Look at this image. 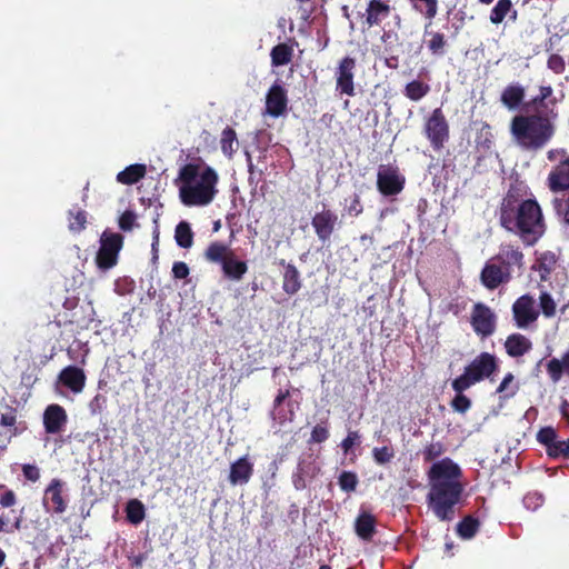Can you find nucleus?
Returning a JSON list of instances; mask_svg holds the SVG:
<instances>
[{"label": "nucleus", "instance_id": "1", "mask_svg": "<svg viewBox=\"0 0 569 569\" xmlns=\"http://www.w3.org/2000/svg\"><path fill=\"white\" fill-rule=\"evenodd\" d=\"M460 477L461 469L450 458L435 462L428 471V506L441 521H451L455 518V507L463 491Z\"/></svg>", "mask_w": 569, "mask_h": 569}, {"label": "nucleus", "instance_id": "2", "mask_svg": "<svg viewBox=\"0 0 569 569\" xmlns=\"http://www.w3.org/2000/svg\"><path fill=\"white\" fill-rule=\"evenodd\" d=\"M219 177L210 166L189 162L179 169L177 181L181 202L188 207H203L211 203L218 193Z\"/></svg>", "mask_w": 569, "mask_h": 569}, {"label": "nucleus", "instance_id": "3", "mask_svg": "<svg viewBox=\"0 0 569 569\" xmlns=\"http://www.w3.org/2000/svg\"><path fill=\"white\" fill-rule=\"evenodd\" d=\"M500 222L507 230L517 232L526 246H533L546 230L541 208L533 199L521 201L517 209L502 206Z\"/></svg>", "mask_w": 569, "mask_h": 569}, {"label": "nucleus", "instance_id": "4", "mask_svg": "<svg viewBox=\"0 0 569 569\" xmlns=\"http://www.w3.org/2000/svg\"><path fill=\"white\" fill-rule=\"evenodd\" d=\"M525 267V254L519 247L503 243L499 252L491 257L480 272V281L488 290H496L502 284L509 283L517 269L519 274Z\"/></svg>", "mask_w": 569, "mask_h": 569}, {"label": "nucleus", "instance_id": "5", "mask_svg": "<svg viewBox=\"0 0 569 569\" xmlns=\"http://www.w3.org/2000/svg\"><path fill=\"white\" fill-rule=\"evenodd\" d=\"M510 131L517 143L526 150L542 149L555 136L556 128L543 114H518L510 123Z\"/></svg>", "mask_w": 569, "mask_h": 569}, {"label": "nucleus", "instance_id": "6", "mask_svg": "<svg viewBox=\"0 0 569 569\" xmlns=\"http://www.w3.org/2000/svg\"><path fill=\"white\" fill-rule=\"evenodd\" d=\"M203 257L210 263L220 264L223 276L233 281H240L248 271L247 262L238 259L234 251L221 241L210 242Z\"/></svg>", "mask_w": 569, "mask_h": 569}, {"label": "nucleus", "instance_id": "7", "mask_svg": "<svg viewBox=\"0 0 569 569\" xmlns=\"http://www.w3.org/2000/svg\"><path fill=\"white\" fill-rule=\"evenodd\" d=\"M499 368L498 359L489 352H481L473 358L463 370V373L451 382L453 390L469 389L473 385L489 379Z\"/></svg>", "mask_w": 569, "mask_h": 569}, {"label": "nucleus", "instance_id": "8", "mask_svg": "<svg viewBox=\"0 0 569 569\" xmlns=\"http://www.w3.org/2000/svg\"><path fill=\"white\" fill-rule=\"evenodd\" d=\"M123 247V236L118 232L103 231L96 263L101 270H109L118 262L119 252Z\"/></svg>", "mask_w": 569, "mask_h": 569}, {"label": "nucleus", "instance_id": "9", "mask_svg": "<svg viewBox=\"0 0 569 569\" xmlns=\"http://www.w3.org/2000/svg\"><path fill=\"white\" fill-rule=\"evenodd\" d=\"M406 178L393 164H380L377 172V189L383 197H393L402 192Z\"/></svg>", "mask_w": 569, "mask_h": 569}, {"label": "nucleus", "instance_id": "10", "mask_svg": "<svg viewBox=\"0 0 569 569\" xmlns=\"http://www.w3.org/2000/svg\"><path fill=\"white\" fill-rule=\"evenodd\" d=\"M425 134L436 151L441 150L449 140V124L441 108H436L427 119Z\"/></svg>", "mask_w": 569, "mask_h": 569}, {"label": "nucleus", "instance_id": "11", "mask_svg": "<svg viewBox=\"0 0 569 569\" xmlns=\"http://www.w3.org/2000/svg\"><path fill=\"white\" fill-rule=\"evenodd\" d=\"M470 323L476 335L486 339L495 333L497 317L487 305L477 302L472 307Z\"/></svg>", "mask_w": 569, "mask_h": 569}, {"label": "nucleus", "instance_id": "12", "mask_svg": "<svg viewBox=\"0 0 569 569\" xmlns=\"http://www.w3.org/2000/svg\"><path fill=\"white\" fill-rule=\"evenodd\" d=\"M537 441L546 449V453L552 459L569 460V438L561 440L552 427H543L537 433Z\"/></svg>", "mask_w": 569, "mask_h": 569}, {"label": "nucleus", "instance_id": "13", "mask_svg": "<svg viewBox=\"0 0 569 569\" xmlns=\"http://www.w3.org/2000/svg\"><path fill=\"white\" fill-rule=\"evenodd\" d=\"M338 223L339 220L337 213L327 208L316 212L311 219V226L318 237V240L323 246L330 243L331 236L333 234Z\"/></svg>", "mask_w": 569, "mask_h": 569}, {"label": "nucleus", "instance_id": "14", "mask_svg": "<svg viewBox=\"0 0 569 569\" xmlns=\"http://www.w3.org/2000/svg\"><path fill=\"white\" fill-rule=\"evenodd\" d=\"M535 303L533 297L528 293L520 296L512 303V316L518 328L525 329L538 319L539 311Z\"/></svg>", "mask_w": 569, "mask_h": 569}, {"label": "nucleus", "instance_id": "15", "mask_svg": "<svg viewBox=\"0 0 569 569\" xmlns=\"http://www.w3.org/2000/svg\"><path fill=\"white\" fill-rule=\"evenodd\" d=\"M356 66V59L349 56L339 61L336 71V89L341 94H346L348 97H353L356 94L353 82Z\"/></svg>", "mask_w": 569, "mask_h": 569}, {"label": "nucleus", "instance_id": "16", "mask_svg": "<svg viewBox=\"0 0 569 569\" xmlns=\"http://www.w3.org/2000/svg\"><path fill=\"white\" fill-rule=\"evenodd\" d=\"M62 493L63 482L60 479H52L43 497V506L48 512L60 515L67 510V501Z\"/></svg>", "mask_w": 569, "mask_h": 569}, {"label": "nucleus", "instance_id": "17", "mask_svg": "<svg viewBox=\"0 0 569 569\" xmlns=\"http://www.w3.org/2000/svg\"><path fill=\"white\" fill-rule=\"evenodd\" d=\"M288 106V96L286 89L274 82L266 96V112L273 118H278L284 113Z\"/></svg>", "mask_w": 569, "mask_h": 569}, {"label": "nucleus", "instance_id": "18", "mask_svg": "<svg viewBox=\"0 0 569 569\" xmlns=\"http://www.w3.org/2000/svg\"><path fill=\"white\" fill-rule=\"evenodd\" d=\"M391 10L386 0H369L365 13H361L363 24L368 29L380 26L390 16Z\"/></svg>", "mask_w": 569, "mask_h": 569}, {"label": "nucleus", "instance_id": "19", "mask_svg": "<svg viewBox=\"0 0 569 569\" xmlns=\"http://www.w3.org/2000/svg\"><path fill=\"white\" fill-rule=\"evenodd\" d=\"M68 422L64 408L60 405H49L43 412V427L47 433H60Z\"/></svg>", "mask_w": 569, "mask_h": 569}, {"label": "nucleus", "instance_id": "20", "mask_svg": "<svg viewBox=\"0 0 569 569\" xmlns=\"http://www.w3.org/2000/svg\"><path fill=\"white\" fill-rule=\"evenodd\" d=\"M547 186L553 193L569 191V157L559 161L548 174Z\"/></svg>", "mask_w": 569, "mask_h": 569}, {"label": "nucleus", "instance_id": "21", "mask_svg": "<svg viewBox=\"0 0 569 569\" xmlns=\"http://www.w3.org/2000/svg\"><path fill=\"white\" fill-rule=\"evenodd\" d=\"M253 475V463L248 456L238 458L230 465L228 480L232 486H243Z\"/></svg>", "mask_w": 569, "mask_h": 569}, {"label": "nucleus", "instance_id": "22", "mask_svg": "<svg viewBox=\"0 0 569 569\" xmlns=\"http://www.w3.org/2000/svg\"><path fill=\"white\" fill-rule=\"evenodd\" d=\"M58 381L73 393H80L87 381L84 371L77 366H67L59 376Z\"/></svg>", "mask_w": 569, "mask_h": 569}, {"label": "nucleus", "instance_id": "23", "mask_svg": "<svg viewBox=\"0 0 569 569\" xmlns=\"http://www.w3.org/2000/svg\"><path fill=\"white\" fill-rule=\"evenodd\" d=\"M279 264L284 268L282 274V290L289 296H295L302 287L300 271L293 263L286 262L284 259H281Z\"/></svg>", "mask_w": 569, "mask_h": 569}, {"label": "nucleus", "instance_id": "24", "mask_svg": "<svg viewBox=\"0 0 569 569\" xmlns=\"http://www.w3.org/2000/svg\"><path fill=\"white\" fill-rule=\"evenodd\" d=\"M526 97V90L519 82L508 84L500 94L501 103L509 110L518 109Z\"/></svg>", "mask_w": 569, "mask_h": 569}, {"label": "nucleus", "instance_id": "25", "mask_svg": "<svg viewBox=\"0 0 569 569\" xmlns=\"http://www.w3.org/2000/svg\"><path fill=\"white\" fill-rule=\"evenodd\" d=\"M377 520L368 511H361L355 521V531L363 541H371L376 533Z\"/></svg>", "mask_w": 569, "mask_h": 569}, {"label": "nucleus", "instance_id": "26", "mask_svg": "<svg viewBox=\"0 0 569 569\" xmlns=\"http://www.w3.org/2000/svg\"><path fill=\"white\" fill-rule=\"evenodd\" d=\"M532 348L531 341L521 333H511L505 341V349L509 357L519 358Z\"/></svg>", "mask_w": 569, "mask_h": 569}, {"label": "nucleus", "instance_id": "27", "mask_svg": "<svg viewBox=\"0 0 569 569\" xmlns=\"http://www.w3.org/2000/svg\"><path fill=\"white\" fill-rule=\"evenodd\" d=\"M546 369L553 382H558L563 375L569 377V349L562 355L561 359H550L546 365Z\"/></svg>", "mask_w": 569, "mask_h": 569}, {"label": "nucleus", "instance_id": "28", "mask_svg": "<svg viewBox=\"0 0 569 569\" xmlns=\"http://www.w3.org/2000/svg\"><path fill=\"white\" fill-rule=\"evenodd\" d=\"M147 169L144 164H130L117 174V181L122 184L137 183L146 176Z\"/></svg>", "mask_w": 569, "mask_h": 569}, {"label": "nucleus", "instance_id": "29", "mask_svg": "<svg viewBox=\"0 0 569 569\" xmlns=\"http://www.w3.org/2000/svg\"><path fill=\"white\" fill-rule=\"evenodd\" d=\"M293 57V48L287 43H278L271 49L270 58L273 67L288 64Z\"/></svg>", "mask_w": 569, "mask_h": 569}, {"label": "nucleus", "instance_id": "30", "mask_svg": "<svg viewBox=\"0 0 569 569\" xmlns=\"http://www.w3.org/2000/svg\"><path fill=\"white\" fill-rule=\"evenodd\" d=\"M430 23L425 27V34L430 36L427 41L428 50L433 56H443L446 53L447 39L442 32L428 31Z\"/></svg>", "mask_w": 569, "mask_h": 569}, {"label": "nucleus", "instance_id": "31", "mask_svg": "<svg viewBox=\"0 0 569 569\" xmlns=\"http://www.w3.org/2000/svg\"><path fill=\"white\" fill-rule=\"evenodd\" d=\"M194 233L187 221H180L174 229V239L180 248L189 249L193 244Z\"/></svg>", "mask_w": 569, "mask_h": 569}, {"label": "nucleus", "instance_id": "32", "mask_svg": "<svg viewBox=\"0 0 569 569\" xmlns=\"http://www.w3.org/2000/svg\"><path fill=\"white\" fill-rule=\"evenodd\" d=\"M430 92V86L415 79L405 86L403 94L411 101H419Z\"/></svg>", "mask_w": 569, "mask_h": 569}, {"label": "nucleus", "instance_id": "33", "mask_svg": "<svg viewBox=\"0 0 569 569\" xmlns=\"http://www.w3.org/2000/svg\"><path fill=\"white\" fill-rule=\"evenodd\" d=\"M480 527V521L472 517L466 516L458 525H457V533L459 537L463 539H471L476 536Z\"/></svg>", "mask_w": 569, "mask_h": 569}, {"label": "nucleus", "instance_id": "34", "mask_svg": "<svg viewBox=\"0 0 569 569\" xmlns=\"http://www.w3.org/2000/svg\"><path fill=\"white\" fill-rule=\"evenodd\" d=\"M127 520L132 525H139L146 517V508L138 499H131L126 506Z\"/></svg>", "mask_w": 569, "mask_h": 569}, {"label": "nucleus", "instance_id": "35", "mask_svg": "<svg viewBox=\"0 0 569 569\" xmlns=\"http://www.w3.org/2000/svg\"><path fill=\"white\" fill-rule=\"evenodd\" d=\"M234 144H238L237 133L231 127H226L222 130L220 139L222 153L227 157H231L236 151V148L233 147Z\"/></svg>", "mask_w": 569, "mask_h": 569}, {"label": "nucleus", "instance_id": "36", "mask_svg": "<svg viewBox=\"0 0 569 569\" xmlns=\"http://www.w3.org/2000/svg\"><path fill=\"white\" fill-rule=\"evenodd\" d=\"M512 2L511 0H498L495 7L490 12V21L493 24H499L503 21L506 16L511 11Z\"/></svg>", "mask_w": 569, "mask_h": 569}, {"label": "nucleus", "instance_id": "37", "mask_svg": "<svg viewBox=\"0 0 569 569\" xmlns=\"http://www.w3.org/2000/svg\"><path fill=\"white\" fill-rule=\"evenodd\" d=\"M69 229L72 232H80L87 224V212L84 210H70L68 213Z\"/></svg>", "mask_w": 569, "mask_h": 569}, {"label": "nucleus", "instance_id": "38", "mask_svg": "<svg viewBox=\"0 0 569 569\" xmlns=\"http://www.w3.org/2000/svg\"><path fill=\"white\" fill-rule=\"evenodd\" d=\"M466 390L467 389H461L460 391L453 390L456 396L450 402L452 410L462 415L471 408V400L466 395H463Z\"/></svg>", "mask_w": 569, "mask_h": 569}, {"label": "nucleus", "instance_id": "39", "mask_svg": "<svg viewBox=\"0 0 569 569\" xmlns=\"http://www.w3.org/2000/svg\"><path fill=\"white\" fill-rule=\"evenodd\" d=\"M358 482V477L353 471H342L338 477V485L345 492L355 491Z\"/></svg>", "mask_w": 569, "mask_h": 569}, {"label": "nucleus", "instance_id": "40", "mask_svg": "<svg viewBox=\"0 0 569 569\" xmlns=\"http://www.w3.org/2000/svg\"><path fill=\"white\" fill-rule=\"evenodd\" d=\"M556 262H557V259H556L555 253L549 252V251L543 252L538 258V266H539V271L541 272V279H546V277L551 273V271L553 270V268L556 266Z\"/></svg>", "mask_w": 569, "mask_h": 569}, {"label": "nucleus", "instance_id": "41", "mask_svg": "<svg viewBox=\"0 0 569 569\" xmlns=\"http://www.w3.org/2000/svg\"><path fill=\"white\" fill-rule=\"evenodd\" d=\"M539 307L546 318H552L556 315L557 303L549 292H541L539 296Z\"/></svg>", "mask_w": 569, "mask_h": 569}, {"label": "nucleus", "instance_id": "42", "mask_svg": "<svg viewBox=\"0 0 569 569\" xmlns=\"http://www.w3.org/2000/svg\"><path fill=\"white\" fill-rule=\"evenodd\" d=\"M372 457L377 465H386L395 457V450L390 446L376 447L372 449Z\"/></svg>", "mask_w": 569, "mask_h": 569}, {"label": "nucleus", "instance_id": "43", "mask_svg": "<svg viewBox=\"0 0 569 569\" xmlns=\"http://www.w3.org/2000/svg\"><path fill=\"white\" fill-rule=\"evenodd\" d=\"M445 451L446 448L442 442H431L422 450L423 461L431 462L442 456Z\"/></svg>", "mask_w": 569, "mask_h": 569}, {"label": "nucleus", "instance_id": "44", "mask_svg": "<svg viewBox=\"0 0 569 569\" xmlns=\"http://www.w3.org/2000/svg\"><path fill=\"white\" fill-rule=\"evenodd\" d=\"M513 380H515V376L511 372H508L503 377L500 385L498 386L497 393H505L503 398L513 397L519 389V387L517 385H515L512 388H510V385L513 382Z\"/></svg>", "mask_w": 569, "mask_h": 569}, {"label": "nucleus", "instance_id": "45", "mask_svg": "<svg viewBox=\"0 0 569 569\" xmlns=\"http://www.w3.org/2000/svg\"><path fill=\"white\" fill-rule=\"evenodd\" d=\"M327 425L328 422L323 421L322 423H318L313 427L309 439L310 443H321L329 438L330 432Z\"/></svg>", "mask_w": 569, "mask_h": 569}, {"label": "nucleus", "instance_id": "46", "mask_svg": "<svg viewBox=\"0 0 569 569\" xmlns=\"http://www.w3.org/2000/svg\"><path fill=\"white\" fill-rule=\"evenodd\" d=\"M522 502L528 510L536 511L543 505L545 498L540 492L532 491L523 497Z\"/></svg>", "mask_w": 569, "mask_h": 569}, {"label": "nucleus", "instance_id": "47", "mask_svg": "<svg viewBox=\"0 0 569 569\" xmlns=\"http://www.w3.org/2000/svg\"><path fill=\"white\" fill-rule=\"evenodd\" d=\"M300 475H305L308 478H313L319 472V467L315 460L300 459L297 465V470Z\"/></svg>", "mask_w": 569, "mask_h": 569}, {"label": "nucleus", "instance_id": "48", "mask_svg": "<svg viewBox=\"0 0 569 569\" xmlns=\"http://www.w3.org/2000/svg\"><path fill=\"white\" fill-rule=\"evenodd\" d=\"M547 67L556 74H561L566 70V61L563 57L558 53H552L547 60Z\"/></svg>", "mask_w": 569, "mask_h": 569}, {"label": "nucleus", "instance_id": "49", "mask_svg": "<svg viewBox=\"0 0 569 569\" xmlns=\"http://www.w3.org/2000/svg\"><path fill=\"white\" fill-rule=\"evenodd\" d=\"M137 214L132 210H126L118 220L119 228L122 231H131L136 224Z\"/></svg>", "mask_w": 569, "mask_h": 569}, {"label": "nucleus", "instance_id": "50", "mask_svg": "<svg viewBox=\"0 0 569 569\" xmlns=\"http://www.w3.org/2000/svg\"><path fill=\"white\" fill-rule=\"evenodd\" d=\"M360 443V435L358 431H349L347 437L341 441L340 447L345 455H348L353 446Z\"/></svg>", "mask_w": 569, "mask_h": 569}, {"label": "nucleus", "instance_id": "51", "mask_svg": "<svg viewBox=\"0 0 569 569\" xmlns=\"http://www.w3.org/2000/svg\"><path fill=\"white\" fill-rule=\"evenodd\" d=\"M346 211L351 217H358L363 211V206L361 203L360 196L358 193H353L350 198V203L346 207Z\"/></svg>", "mask_w": 569, "mask_h": 569}, {"label": "nucleus", "instance_id": "52", "mask_svg": "<svg viewBox=\"0 0 569 569\" xmlns=\"http://www.w3.org/2000/svg\"><path fill=\"white\" fill-rule=\"evenodd\" d=\"M190 273L188 264L183 261H176L172 266V276L174 279H186Z\"/></svg>", "mask_w": 569, "mask_h": 569}, {"label": "nucleus", "instance_id": "53", "mask_svg": "<svg viewBox=\"0 0 569 569\" xmlns=\"http://www.w3.org/2000/svg\"><path fill=\"white\" fill-rule=\"evenodd\" d=\"M106 402L107 398L104 396L100 393L96 395L89 403L91 413H100L103 410Z\"/></svg>", "mask_w": 569, "mask_h": 569}, {"label": "nucleus", "instance_id": "54", "mask_svg": "<svg viewBox=\"0 0 569 569\" xmlns=\"http://www.w3.org/2000/svg\"><path fill=\"white\" fill-rule=\"evenodd\" d=\"M22 472L26 479L36 482L40 478L39 468L33 465H24L22 467Z\"/></svg>", "mask_w": 569, "mask_h": 569}, {"label": "nucleus", "instance_id": "55", "mask_svg": "<svg viewBox=\"0 0 569 569\" xmlns=\"http://www.w3.org/2000/svg\"><path fill=\"white\" fill-rule=\"evenodd\" d=\"M17 497L16 493L12 490H7L0 497V506L2 508H9L16 505Z\"/></svg>", "mask_w": 569, "mask_h": 569}, {"label": "nucleus", "instance_id": "56", "mask_svg": "<svg viewBox=\"0 0 569 569\" xmlns=\"http://www.w3.org/2000/svg\"><path fill=\"white\" fill-rule=\"evenodd\" d=\"M306 478H307V476L300 475L298 471L293 472L292 483H293V487L296 490L301 491L307 488Z\"/></svg>", "mask_w": 569, "mask_h": 569}, {"label": "nucleus", "instance_id": "57", "mask_svg": "<svg viewBox=\"0 0 569 569\" xmlns=\"http://www.w3.org/2000/svg\"><path fill=\"white\" fill-rule=\"evenodd\" d=\"M566 157H569L568 152L563 148L558 149H551L547 152V158L549 161H556L557 159H566Z\"/></svg>", "mask_w": 569, "mask_h": 569}, {"label": "nucleus", "instance_id": "58", "mask_svg": "<svg viewBox=\"0 0 569 569\" xmlns=\"http://www.w3.org/2000/svg\"><path fill=\"white\" fill-rule=\"evenodd\" d=\"M0 423L4 427H12L16 423V415L11 410L7 413H2L0 418Z\"/></svg>", "mask_w": 569, "mask_h": 569}, {"label": "nucleus", "instance_id": "59", "mask_svg": "<svg viewBox=\"0 0 569 569\" xmlns=\"http://www.w3.org/2000/svg\"><path fill=\"white\" fill-rule=\"evenodd\" d=\"M290 397L289 390H279L273 400V408H279Z\"/></svg>", "mask_w": 569, "mask_h": 569}, {"label": "nucleus", "instance_id": "60", "mask_svg": "<svg viewBox=\"0 0 569 569\" xmlns=\"http://www.w3.org/2000/svg\"><path fill=\"white\" fill-rule=\"evenodd\" d=\"M483 134H486V138H485V141L482 142V144L487 148H490L492 140H491L490 127L488 124H486L481 129L480 137H482Z\"/></svg>", "mask_w": 569, "mask_h": 569}, {"label": "nucleus", "instance_id": "61", "mask_svg": "<svg viewBox=\"0 0 569 569\" xmlns=\"http://www.w3.org/2000/svg\"><path fill=\"white\" fill-rule=\"evenodd\" d=\"M540 98L541 99H548L552 94V88L550 86H542L540 87Z\"/></svg>", "mask_w": 569, "mask_h": 569}, {"label": "nucleus", "instance_id": "62", "mask_svg": "<svg viewBox=\"0 0 569 569\" xmlns=\"http://www.w3.org/2000/svg\"><path fill=\"white\" fill-rule=\"evenodd\" d=\"M158 243H159V234L156 233L154 237H153V242L151 244L153 260L158 259Z\"/></svg>", "mask_w": 569, "mask_h": 569}, {"label": "nucleus", "instance_id": "63", "mask_svg": "<svg viewBox=\"0 0 569 569\" xmlns=\"http://www.w3.org/2000/svg\"><path fill=\"white\" fill-rule=\"evenodd\" d=\"M144 559H146V556H144V555H142V553H140V555H138V556H134V557L131 559V565H132L133 567H140V566H142V563H143Z\"/></svg>", "mask_w": 569, "mask_h": 569}, {"label": "nucleus", "instance_id": "64", "mask_svg": "<svg viewBox=\"0 0 569 569\" xmlns=\"http://www.w3.org/2000/svg\"><path fill=\"white\" fill-rule=\"evenodd\" d=\"M561 413L563 418H566L569 421V401L563 400L561 405Z\"/></svg>", "mask_w": 569, "mask_h": 569}]
</instances>
